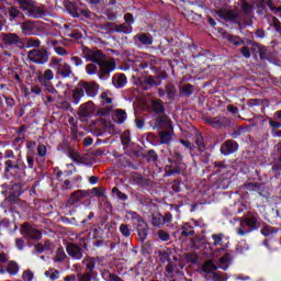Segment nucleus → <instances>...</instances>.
<instances>
[{"label": "nucleus", "instance_id": "nucleus-1", "mask_svg": "<svg viewBox=\"0 0 281 281\" xmlns=\"http://www.w3.org/2000/svg\"><path fill=\"white\" fill-rule=\"evenodd\" d=\"M143 111L151 113V117H155L154 131L172 130V121L170 116L166 114L165 106L143 108Z\"/></svg>", "mask_w": 281, "mask_h": 281}, {"label": "nucleus", "instance_id": "nucleus-2", "mask_svg": "<svg viewBox=\"0 0 281 281\" xmlns=\"http://www.w3.org/2000/svg\"><path fill=\"white\" fill-rule=\"evenodd\" d=\"M216 108L207 106L202 109V115H204L203 121L205 124H210L212 128L221 130V128H232V120L226 116H213L214 112H216Z\"/></svg>", "mask_w": 281, "mask_h": 281}, {"label": "nucleus", "instance_id": "nucleus-3", "mask_svg": "<svg viewBox=\"0 0 281 281\" xmlns=\"http://www.w3.org/2000/svg\"><path fill=\"white\" fill-rule=\"evenodd\" d=\"M98 91H100V87L94 81H81L72 92V102L74 104H80V100L85 98V93H87L89 98H95L98 95Z\"/></svg>", "mask_w": 281, "mask_h": 281}, {"label": "nucleus", "instance_id": "nucleus-4", "mask_svg": "<svg viewBox=\"0 0 281 281\" xmlns=\"http://www.w3.org/2000/svg\"><path fill=\"white\" fill-rule=\"evenodd\" d=\"M25 162L22 160H12L8 159L4 161V177L5 179H14L15 181H23V178L26 177Z\"/></svg>", "mask_w": 281, "mask_h": 281}, {"label": "nucleus", "instance_id": "nucleus-5", "mask_svg": "<svg viewBox=\"0 0 281 281\" xmlns=\"http://www.w3.org/2000/svg\"><path fill=\"white\" fill-rule=\"evenodd\" d=\"M262 220L258 214H248L240 218L239 227L237 228L238 236H247L251 232H256L262 227Z\"/></svg>", "mask_w": 281, "mask_h": 281}, {"label": "nucleus", "instance_id": "nucleus-6", "mask_svg": "<svg viewBox=\"0 0 281 281\" xmlns=\"http://www.w3.org/2000/svg\"><path fill=\"white\" fill-rule=\"evenodd\" d=\"M212 244H209V249L214 254H221L222 251H227L229 247V238L223 233L212 234Z\"/></svg>", "mask_w": 281, "mask_h": 281}, {"label": "nucleus", "instance_id": "nucleus-7", "mask_svg": "<svg viewBox=\"0 0 281 281\" xmlns=\"http://www.w3.org/2000/svg\"><path fill=\"white\" fill-rule=\"evenodd\" d=\"M21 205H23V201L21 199H16L14 195H9L1 202L0 207L3 210V214H11V216L14 217V214H18V216L21 214L19 212V207H21Z\"/></svg>", "mask_w": 281, "mask_h": 281}, {"label": "nucleus", "instance_id": "nucleus-8", "mask_svg": "<svg viewBox=\"0 0 281 281\" xmlns=\"http://www.w3.org/2000/svg\"><path fill=\"white\" fill-rule=\"evenodd\" d=\"M176 157L167 159L164 177H177L181 172V154H176Z\"/></svg>", "mask_w": 281, "mask_h": 281}, {"label": "nucleus", "instance_id": "nucleus-9", "mask_svg": "<svg viewBox=\"0 0 281 281\" xmlns=\"http://www.w3.org/2000/svg\"><path fill=\"white\" fill-rule=\"evenodd\" d=\"M50 68L56 71L57 76H61V78H69L72 74L71 66L63 59H53Z\"/></svg>", "mask_w": 281, "mask_h": 281}, {"label": "nucleus", "instance_id": "nucleus-10", "mask_svg": "<svg viewBox=\"0 0 281 281\" xmlns=\"http://www.w3.org/2000/svg\"><path fill=\"white\" fill-rule=\"evenodd\" d=\"M21 234L26 240H41L43 238V233L30 223L22 224Z\"/></svg>", "mask_w": 281, "mask_h": 281}, {"label": "nucleus", "instance_id": "nucleus-11", "mask_svg": "<svg viewBox=\"0 0 281 281\" xmlns=\"http://www.w3.org/2000/svg\"><path fill=\"white\" fill-rule=\"evenodd\" d=\"M29 59L36 65H45L49 60V55L45 49H33L29 52Z\"/></svg>", "mask_w": 281, "mask_h": 281}, {"label": "nucleus", "instance_id": "nucleus-12", "mask_svg": "<svg viewBox=\"0 0 281 281\" xmlns=\"http://www.w3.org/2000/svg\"><path fill=\"white\" fill-rule=\"evenodd\" d=\"M66 251L72 260H82L85 257V250L76 243H68L66 246Z\"/></svg>", "mask_w": 281, "mask_h": 281}, {"label": "nucleus", "instance_id": "nucleus-13", "mask_svg": "<svg viewBox=\"0 0 281 281\" xmlns=\"http://www.w3.org/2000/svg\"><path fill=\"white\" fill-rule=\"evenodd\" d=\"M249 122H254L255 126H266L269 124L272 128H281V123L278 121H271L265 115H255L254 119H250Z\"/></svg>", "mask_w": 281, "mask_h": 281}, {"label": "nucleus", "instance_id": "nucleus-14", "mask_svg": "<svg viewBox=\"0 0 281 281\" xmlns=\"http://www.w3.org/2000/svg\"><path fill=\"white\" fill-rule=\"evenodd\" d=\"M238 151V142L234 139H227L221 145L220 153L227 157L229 155H234V153Z\"/></svg>", "mask_w": 281, "mask_h": 281}, {"label": "nucleus", "instance_id": "nucleus-15", "mask_svg": "<svg viewBox=\"0 0 281 281\" xmlns=\"http://www.w3.org/2000/svg\"><path fill=\"white\" fill-rule=\"evenodd\" d=\"M98 260H100L99 257L86 256L81 261L85 271L98 276V271H95V263Z\"/></svg>", "mask_w": 281, "mask_h": 281}, {"label": "nucleus", "instance_id": "nucleus-16", "mask_svg": "<svg viewBox=\"0 0 281 281\" xmlns=\"http://www.w3.org/2000/svg\"><path fill=\"white\" fill-rule=\"evenodd\" d=\"M98 66L102 76H104L105 74H111V71H115L116 67L114 59L101 60Z\"/></svg>", "mask_w": 281, "mask_h": 281}, {"label": "nucleus", "instance_id": "nucleus-17", "mask_svg": "<svg viewBox=\"0 0 281 281\" xmlns=\"http://www.w3.org/2000/svg\"><path fill=\"white\" fill-rule=\"evenodd\" d=\"M21 30L25 36H32V34H36V32H38V23L26 21L21 24Z\"/></svg>", "mask_w": 281, "mask_h": 281}, {"label": "nucleus", "instance_id": "nucleus-18", "mask_svg": "<svg viewBox=\"0 0 281 281\" xmlns=\"http://www.w3.org/2000/svg\"><path fill=\"white\" fill-rule=\"evenodd\" d=\"M217 16L224 21H234L238 16V11L229 8L221 9L217 11Z\"/></svg>", "mask_w": 281, "mask_h": 281}, {"label": "nucleus", "instance_id": "nucleus-19", "mask_svg": "<svg viewBox=\"0 0 281 281\" xmlns=\"http://www.w3.org/2000/svg\"><path fill=\"white\" fill-rule=\"evenodd\" d=\"M178 232L180 233V236H182V238H190L194 236V234H196L194 232V226H192L190 222L182 224Z\"/></svg>", "mask_w": 281, "mask_h": 281}, {"label": "nucleus", "instance_id": "nucleus-20", "mask_svg": "<svg viewBox=\"0 0 281 281\" xmlns=\"http://www.w3.org/2000/svg\"><path fill=\"white\" fill-rule=\"evenodd\" d=\"M172 248L165 247L161 250L158 251V258L162 265H166V262H172Z\"/></svg>", "mask_w": 281, "mask_h": 281}, {"label": "nucleus", "instance_id": "nucleus-21", "mask_svg": "<svg viewBox=\"0 0 281 281\" xmlns=\"http://www.w3.org/2000/svg\"><path fill=\"white\" fill-rule=\"evenodd\" d=\"M3 228L8 229L10 234H14V232L19 229V226L16 225V222L13 221V228H12V222H10L7 217L2 218L0 216V231Z\"/></svg>", "mask_w": 281, "mask_h": 281}, {"label": "nucleus", "instance_id": "nucleus-22", "mask_svg": "<svg viewBox=\"0 0 281 281\" xmlns=\"http://www.w3.org/2000/svg\"><path fill=\"white\" fill-rule=\"evenodd\" d=\"M221 269L218 266L214 265V261L212 259L205 261L202 267L201 271L206 274H212Z\"/></svg>", "mask_w": 281, "mask_h": 281}, {"label": "nucleus", "instance_id": "nucleus-23", "mask_svg": "<svg viewBox=\"0 0 281 281\" xmlns=\"http://www.w3.org/2000/svg\"><path fill=\"white\" fill-rule=\"evenodd\" d=\"M139 109H140V111H142V113H148V111H143V109L144 108H134V113H135V120H134V122H135V126H136V128H138L139 131H142V128H144V126H145V124H146V120H144L143 117H140L139 115H138V113H139Z\"/></svg>", "mask_w": 281, "mask_h": 281}, {"label": "nucleus", "instance_id": "nucleus-24", "mask_svg": "<svg viewBox=\"0 0 281 281\" xmlns=\"http://www.w3.org/2000/svg\"><path fill=\"white\" fill-rule=\"evenodd\" d=\"M138 240L140 243H146V239L148 238V224L142 225L138 224L136 228Z\"/></svg>", "mask_w": 281, "mask_h": 281}, {"label": "nucleus", "instance_id": "nucleus-25", "mask_svg": "<svg viewBox=\"0 0 281 281\" xmlns=\"http://www.w3.org/2000/svg\"><path fill=\"white\" fill-rule=\"evenodd\" d=\"M88 195H89V191L77 190L71 193L70 200L72 201V203H80V201H82V199H87Z\"/></svg>", "mask_w": 281, "mask_h": 281}, {"label": "nucleus", "instance_id": "nucleus-26", "mask_svg": "<svg viewBox=\"0 0 281 281\" xmlns=\"http://www.w3.org/2000/svg\"><path fill=\"white\" fill-rule=\"evenodd\" d=\"M24 10L29 11L30 16H33L34 19H41V16L45 14L41 7L32 5V3H29V7Z\"/></svg>", "mask_w": 281, "mask_h": 281}, {"label": "nucleus", "instance_id": "nucleus-27", "mask_svg": "<svg viewBox=\"0 0 281 281\" xmlns=\"http://www.w3.org/2000/svg\"><path fill=\"white\" fill-rule=\"evenodd\" d=\"M2 40L5 43V45H16L21 41L19 35L15 33H8L2 35Z\"/></svg>", "mask_w": 281, "mask_h": 281}, {"label": "nucleus", "instance_id": "nucleus-28", "mask_svg": "<svg viewBox=\"0 0 281 281\" xmlns=\"http://www.w3.org/2000/svg\"><path fill=\"white\" fill-rule=\"evenodd\" d=\"M229 265H232V255L226 252L220 259V269L227 271V269H229Z\"/></svg>", "mask_w": 281, "mask_h": 281}, {"label": "nucleus", "instance_id": "nucleus-29", "mask_svg": "<svg viewBox=\"0 0 281 281\" xmlns=\"http://www.w3.org/2000/svg\"><path fill=\"white\" fill-rule=\"evenodd\" d=\"M114 120H116V124H124L128 120V114L123 109H116L114 111Z\"/></svg>", "mask_w": 281, "mask_h": 281}, {"label": "nucleus", "instance_id": "nucleus-30", "mask_svg": "<svg viewBox=\"0 0 281 281\" xmlns=\"http://www.w3.org/2000/svg\"><path fill=\"white\" fill-rule=\"evenodd\" d=\"M112 196L117 199V201L121 203H126V201H128V195L124 192H121L120 188L117 187L112 188Z\"/></svg>", "mask_w": 281, "mask_h": 281}, {"label": "nucleus", "instance_id": "nucleus-31", "mask_svg": "<svg viewBox=\"0 0 281 281\" xmlns=\"http://www.w3.org/2000/svg\"><path fill=\"white\" fill-rule=\"evenodd\" d=\"M103 57L104 55L98 49H93L88 53V59L92 60V63H95L97 65H100Z\"/></svg>", "mask_w": 281, "mask_h": 281}, {"label": "nucleus", "instance_id": "nucleus-32", "mask_svg": "<svg viewBox=\"0 0 281 281\" xmlns=\"http://www.w3.org/2000/svg\"><path fill=\"white\" fill-rule=\"evenodd\" d=\"M166 223H168V221H166V217H164V215L161 214H153L151 216V225L154 227H161V225H166Z\"/></svg>", "mask_w": 281, "mask_h": 281}, {"label": "nucleus", "instance_id": "nucleus-33", "mask_svg": "<svg viewBox=\"0 0 281 281\" xmlns=\"http://www.w3.org/2000/svg\"><path fill=\"white\" fill-rule=\"evenodd\" d=\"M172 128L169 131L159 132L160 144H170L172 142Z\"/></svg>", "mask_w": 281, "mask_h": 281}, {"label": "nucleus", "instance_id": "nucleus-34", "mask_svg": "<svg viewBox=\"0 0 281 281\" xmlns=\"http://www.w3.org/2000/svg\"><path fill=\"white\" fill-rule=\"evenodd\" d=\"M20 269L19 263L14 260L9 261L7 265V272L9 276H16Z\"/></svg>", "mask_w": 281, "mask_h": 281}, {"label": "nucleus", "instance_id": "nucleus-35", "mask_svg": "<svg viewBox=\"0 0 281 281\" xmlns=\"http://www.w3.org/2000/svg\"><path fill=\"white\" fill-rule=\"evenodd\" d=\"M50 80H54V71H52V69L45 70L44 74L38 77L41 85H46V82Z\"/></svg>", "mask_w": 281, "mask_h": 281}, {"label": "nucleus", "instance_id": "nucleus-36", "mask_svg": "<svg viewBox=\"0 0 281 281\" xmlns=\"http://www.w3.org/2000/svg\"><path fill=\"white\" fill-rule=\"evenodd\" d=\"M21 194H23V188L21 187V183H14L11 190L9 191V196H14V199H20L19 196H21Z\"/></svg>", "mask_w": 281, "mask_h": 281}, {"label": "nucleus", "instance_id": "nucleus-37", "mask_svg": "<svg viewBox=\"0 0 281 281\" xmlns=\"http://www.w3.org/2000/svg\"><path fill=\"white\" fill-rule=\"evenodd\" d=\"M245 190H248V192H262V183H260V182H247L245 184Z\"/></svg>", "mask_w": 281, "mask_h": 281}, {"label": "nucleus", "instance_id": "nucleus-38", "mask_svg": "<svg viewBox=\"0 0 281 281\" xmlns=\"http://www.w3.org/2000/svg\"><path fill=\"white\" fill-rule=\"evenodd\" d=\"M145 159L148 164H157L159 161V155H157V151H155V149H149L145 155Z\"/></svg>", "mask_w": 281, "mask_h": 281}, {"label": "nucleus", "instance_id": "nucleus-39", "mask_svg": "<svg viewBox=\"0 0 281 281\" xmlns=\"http://www.w3.org/2000/svg\"><path fill=\"white\" fill-rule=\"evenodd\" d=\"M113 111V106L99 108L97 110L98 117H111V113Z\"/></svg>", "mask_w": 281, "mask_h": 281}, {"label": "nucleus", "instance_id": "nucleus-40", "mask_svg": "<svg viewBox=\"0 0 281 281\" xmlns=\"http://www.w3.org/2000/svg\"><path fill=\"white\" fill-rule=\"evenodd\" d=\"M102 278L103 280L105 281H122V278L115 273H112L111 271L109 270H105L103 273H102Z\"/></svg>", "mask_w": 281, "mask_h": 281}, {"label": "nucleus", "instance_id": "nucleus-41", "mask_svg": "<svg viewBox=\"0 0 281 281\" xmlns=\"http://www.w3.org/2000/svg\"><path fill=\"white\" fill-rule=\"evenodd\" d=\"M126 82L127 80L125 75H120L117 77H114L113 79V85L119 89H122V87H126Z\"/></svg>", "mask_w": 281, "mask_h": 281}, {"label": "nucleus", "instance_id": "nucleus-42", "mask_svg": "<svg viewBox=\"0 0 281 281\" xmlns=\"http://www.w3.org/2000/svg\"><path fill=\"white\" fill-rule=\"evenodd\" d=\"M260 233L262 234V236L269 237V236H273V234H278V229H276V227L270 226V225H265Z\"/></svg>", "mask_w": 281, "mask_h": 281}, {"label": "nucleus", "instance_id": "nucleus-43", "mask_svg": "<svg viewBox=\"0 0 281 281\" xmlns=\"http://www.w3.org/2000/svg\"><path fill=\"white\" fill-rule=\"evenodd\" d=\"M248 106H269V100L267 99H251Z\"/></svg>", "mask_w": 281, "mask_h": 281}, {"label": "nucleus", "instance_id": "nucleus-44", "mask_svg": "<svg viewBox=\"0 0 281 281\" xmlns=\"http://www.w3.org/2000/svg\"><path fill=\"white\" fill-rule=\"evenodd\" d=\"M232 184V180L225 178V177H220V179L217 180V188L220 190H227V188H229V186Z\"/></svg>", "mask_w": 281, "mask_h": 281}, {"label": "nucleus", "instance_id": "nucleus-45", "mask_svg": "<svg viewBox=\"0 0 281 281\" xmlns=\"http://www.w3.org/2000/svg\"><path fill=\"white\" fill-rule=\"evenodd\" d=\"M78 276V280L79 281H91V280H95V278H98V274H93L90 272H80L77 274Z\"/></svg>", "mask_w": 281, "mask_h": 281}, {"label": "nucleus", "instance_id": "nucleus-46", "mask_svg": "<svg viewBox=\"0 0 281 281\" xmlns=\"http://www.w3.org/2000/svg\"><path fill=\"white\" fill-rule=\"evenodd\" d=\"M67 258V254L65 252V248L60 246L55 255L54 262H63Z\"/></svg>", "mask_w": 281, "mask_h": 281}, {"label": "nucleus", "instance_id": "nucleus-47", "mask_svg": "<svg viewBox=\"0 0 281 281\" xmlns=\"http://www.w3.org/2000/svg\"><path fill=\"white\" fill-rule=\"evenodd\" d=\"M44 276L49 278V280H58V278H60V271L53 268L50 270H46Z\"/></svg>", "mask_w": 281, "mask_h": 281}, {"label": "nucleus", "instance_id": "nucleus-48", "mask_svg": "<svg viewBox=\"0 0 281 281\" xmlns=\"http://www.w3.org/2000/svg\"><path fill=\"white\" fill-rule=\"evenodd\" d=\"M91 232L93 233L92 238H94V239L104 238V231H102V227L92 226Z\"/></svg>", "mask_w": 281, "mask_h": 281}, {"label": "nucleus", "instance_id": "nucleus-49", "mask_svg": "<svg viewBox=\"0 0 281 281\" xmlns=\"http://www.w3.org/2000/svg\"><path fill=\"white\" fill-rule=\"evenodd\" d=\"M114 32H119V33H123V34H131V32H133V26H131L128 24H121V25L116 26Z\"/></svg>", "mask_w": 281, "mask_h": 281}, {"label": "nucleus", "instance_id": "nucleus-50", "mask_svg": "<svg viewBox=\"0 0 281 281\" xmlns=\"http://www.w3.org/2000/svg\"><path fill=\"white\" fill-rule=\"evenodd\" d=\"M195 146L200 153H205V139L201 135L195 138Z\"/></svg>", "mask_w": 281, "mask_h": 281}, {"label": "nucleus", "instance_id": "nucleus-51", "mask_svg": "<svg viewBox=\"0 0 281 281\" xmlns=\"http://www.w3.org/2000/svg\"><path fill=\"white\" fill-rule=\"evenodd\" d=\"M68 157H70L76 164L80 162V160L82 159L80 153L74 150V148L68 149Z\"/></svg>", "mask_w": 281, "mask_h": 281}, {"label": "nucleus", "instance_id": "nucleus-52", "mask_svg": "<svg viewBox=\"0 0 281 281\" xmlns=\"http://www.w3.org/2000/svg\"><path fill=\"white\" fill-rule=\"evenodd\" d=\"M157 236H158L159 240H161L162 243H168V240H170V233L166 232L164 229H159L157 232Z\"/></svg>", "mask_w": 281, "mask_h": 281}, {"label": "nucleus", "instance_id": "nucleus-53", "mask_svg": "<svg viewBox=\"0 0 281 281\" xmlns=\"http://www.w3.org/2000/svg\"><path fill=\"white\" fill-rule=\"evenodd\" d=\"M79 116L80 117H92L91 108H89V106H80L79 108Z\"/></svg>", "mask_w": 281, "mask_h": 281}, {"label": "nucleus", "instance_id": "nucleus-54", "mask_svg": "<svg viewBox=\"0 0 281 281\" xmlns=\"http://www.w3.org/2000/svg\"><path fill=\"white\" fill-rule=\"evenodd\" d=\"M93 218H95V213L90 212L88 214V216L81 221V227H89V225H91V221H93Z\"/></svg>", "mask_w": 281, "mask_h": 281}, {"label": "nucleus", "instance_id": "nucleus-55", "mask_svg": "<svg viewBox=\"0 0 281 281\" xmlns=\"http://www.w3.org/2000/svg\"><path fill=\"white\" fill-rule=\"evenodd\" d=\"M119 231L125 238L131 236V228H128V224H121Z\"/></svg>", "mask_w": 281, "mask_h": 281}, {"label": "nucleus", "instance_id": "nucleus-56", "mask_svg": "<svg viewBox=\"0 0 281 281\" xmlns=\"http://www.w3.org/2000/svg\"><path fill=\"white\" fill-rule=\"evenodd\" d=\"M98 67H100L98 64H89L86 66V71L89 76H93L94 74H98Z\"/></svg>", "mask_w": 281, "mask_h": 281}, {"label": "nucleus", "instance_id": "nucleus-57", "mask_svg": "<svg viewBox=\"0 0 281 281\" xmlns=\"http://www.w3.org/2000/svg\"><path fill=\"white\" fill-rule=\"evenodd\" d=\"M121 144H123V146L131 144V132L127 131L121 135Z\"/></svg>", "mask_w": 281, "mask_h": 281}, {"label": "nucleus", "instance_id": "nucleus-58", "mask_svg": "<svg viewBox=\"0 0 281 281\" xmlns=\"http://www.w3.org/2000/svg\"><path fill=\"white\" fill-rule=\"evenodd\" d=\"M213 166L216 173L227 168V165H225V161H214Z\"/></svg>", "mask_w": 281, "mask_h": 281}, {"label": "nucleus", "instance_id": "nucleus-59", "mask_svg": "<svg viewBox=\"0 0 281 281\" xmlns=\"http://www.w3.org/2000/svg\"><path fill=\"white\" fill-rule=\"evenodd\" d=\"M192 91H194V87H192L191 85H188L181 89L180 93H181V95L189 98V95L192 93Z\"/></svg>", "mask_w": 281, "mask_h": 281}, {"label": "nucleus", "instance_id": "nucleus-60", "mask_svg": "<svg viewBox=\"0 0 281 281\" xmlns=\"http://www.w3.org/2000/svg\"><path fill=\"white\" fill-rule=\"evenodd\" d=\"M139 43H142L143 45H153V37L148 36V35H140L138 37Z\"/></svg>", "mask_w": 281, "mask_h": 281}, {"label": "nucleus", "instance_id": "nucleus-61", "mask_svg": "<svg viewBox=\"0 0 281 281\" xmlns=\"http://www.w3.org/2000/svg\"><path fill=\"white\" fill-rule=\"evenodd\" d=\"M72 189L80 188L82 183V176H75L71 180Z\"/></svg>", "mask_w": 281, "mask_h": 281}, {"label": "nucleus", "instance_id": "nucleus-62", "mask_svg": "<svg viewBox=\"0 0 281 281\" xmlns=\"http://www.w3.org/2000/svg\"><path fill=\"white\" fill-rule=\"evenodd\" d=\"M270 25H273V27H276L277 32H281L280 20H278V18L270 16Z\"/></svg>", "mask_w": 281, "mask_h": 281}, {"label": "nucleus", "instance_id": "nucleus-63", "mask_svg": "<svg viewBox=\"0 0 281 281\" xmlns=\"http://www.w3.org/2000/svg\"><path fill=\"white\" fill-rule=\"evenodd\" d=\"M102 104H111L113 102V99L109 97L106 92L101 93L100 95Z\"/></svg>", "mask_w": 281, "mask_h": 281}, {"label": "nucleus", "instance_id": "nucleus-64", "mask_svg": "<svg viewBox=\"0 0 281 281\" xmlns=\"http://www.w3.org/2000/svg\"><path fill=\"white\" fill-rule=\"evenodd\" d=\"M38 45H41V42L38 40H34V38L26 40V47H38Z\"/></svg>", "mask_w": 281, "mask_h": 281}]
</instances>
